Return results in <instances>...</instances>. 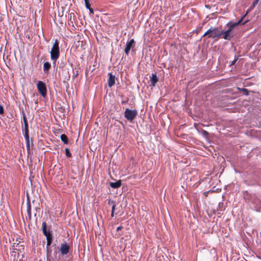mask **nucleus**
<instances>
[{"mask_svg": "<svg viewBox=\"0 0 261 261\" xmlns=\"http://www.w3.org/2000/svg\"><path fill=\"white\" fill-rule=\"evenodd\" d=\"M226 26L228 27V29L226 31H221V36L225 40H230L234 36L232 31L237 27L236 24L233 23V22L230 21L226 23Z\"/></svg>", "mask_w": 261, "mask_h": 261, "instance_id": "obj_1", "label": "nucleus"}, {"mask_svg": "<svg viewBox=\"0 0 261 261\" xmlns=\"http://www.w3.org/2000/svg\"><path fill=\"white\" fill-rule=\"evenodd\" d=\"M50 59L54 61L53 63L55 64L60 56V49L59 46V41L56 39L53 44V47L50 51Z\"/></svg>", "mask_w": 261, "mask_h": 261, "instance_id": "obj_2", "label": "nucleus"}, {"mask_svg": "<svg viewBox=\"0 0 261 261\" xmlns=\"http://www.w3.org/2000/svg\"><path fill=\"white\" fill-rule=\"evenodd\" d=\"M208 36V38L215 39L222 37L221 31L218 28L211 27L203 35L202 37Z\"/></svg>", "mask_w": 261, "mask_h": 261, "instance_id": "obj_3", "label": "nucleus"}, {"mask_svg": "<svg viewBox=\"0 0 261 261\" xmlns=\"http://www.w3.org/2000/svg\"><path fill=\"white\" fill-rule=\"evenodd\" d=\"M137 111L135 109L131 110L128 108L125 109L124 117L128 121H132L137 116Z\"/></svg>", "mask_w": 261, "mask_h": 261, "instance_id": "obj_4", "label": "nucleus"}, {"mask_svg": "<svg viewBox=\"0 0 261 261\" xmlns=\"http://www.w3.org/2000/svg\"><path fill=\"white\" fill-rule=\"evenodd\" d=\"M37 88L42 97H45L47 93V89L44 83L42 81H39L37 84Z\"/></svg>", "mask_w": 261, "mask_h": 261, "instance_id": "obj_5", "label": "nucleus"}, {"mask_svg": "<svg viewBox=\"0 0 261 261\" xmlns=\"http://www.w3.org/2000/svg\"><path fill=\"white\" fill-rule=\"evenodd\" d=\"M42 232L46 238H53V234L50 230H47V225L45 222H43L41 225Z\"/></svg>", "mask_w": 261, "mask_h": 261, "instance_id": "obj_6", "label": "nucleus"}, {"mask_svg": "<svg viewBox=\"0 0 261 261\" xmlns=\"http://www.w3.org/2000/svg\"><path fill=\"white\" fill-rule=\"evenodd\" d=\"M60 252L62 255H66L69 251V246L66 243H61Z\"/></svg>", "mask_w": 261, "mask_h": 261, "instance_id": "obj_7", "label": "nucleus"}, {"mask_svg": "<svg viewBox=\"0 0 261 261\" xmlns=\"http://www.w3.org/2000/svg\"><path fill=\"white\" fill-rule=\"evenodd\" d=\"M24 137L25 141L27 151L28 153H30L31 149H32V146L33 145L32 141H31V142L30 141L29 134L26 133V134H24Z\"/></svg>", "mask_w": 261, "mask_h": 261, "instance_id": "obj_8", "label": "nucleus"}, {"mask_svg": "<svg viewBox=\"0 0 261 261\" xmlns=\"http://www.w3.org/2000/svg\"><path fill=\"white\" fill-rule=\"evenodd\" d=\"M134 43L135 40L134 39H132L129 41L126 42L125 48L124 49V52L126 55H128L129 51L130 49L132 48Z\"/></svg>", "mask_w": 261, "mask_h": 261, "instance_id": "obj_9", "label": "nucleus"}, {"mask_svg": "<svg viewBox=\"0 0 261 261\" xmlns=\"http://www.w3.org/2000/svg\"><path fill=\"white\" fill-rule=\"evenodd\" d=\"M109 79L108 80V86L109 87H112L114 85L115 83V76L111 72L108 73Z\"/></svg>", "mask_w": 261, "mask_h": 261, "instance_id": "obj_10", "label": "nucleus"}, {"mask_svg": "<svg viewBox=\"0 0 261 261\" xmlns=\"http://www.w3.org/2000/svg\"><path fill=\"white\" fill-rule=\"evenodd\" d=\"M27 211L29 219L30 220L31 219V205L29 198L28 196L27 202Z\"/></svg>", "mask_w": 261, "mask_h": 261, "instance_id": "obj_11", "label": "nucleus"}, {"mask_svg": "<svg viewBox=\"0 0 261 261\" xmlns=\"http://www.w3.org/2000/svg\"><path fill=\"white\" fill-rule=\"evenodd\" d=\"M150 80L151 83V86H155L156 83L158 82L159 80V78L157 76L156 73H152L151 74V76L150 77Z\"/></svg>", "mask_w": 261, "mask_h": 261, "instance_id": "obj_12", "label": "nucleus"}, {"mask_svg": "<svg viewBox=\"0 0 261 261\" xmlns=\"http://www.w3.org/2000/svg\"><path fill=\"white\" fill-rule=\"evenodd\" d=\"M121 185V181L120 180H117L116 182H111L110 186L111 188L114 189H117L119 188Z\"/></svg>", "mask_w": 261, "mask_h": 261, "instance_id": "obj_13", "label": "nucleus"}, {"mask_svg": "<svg viewBox=\"0 0 261 261\" xmlns=\"http://www.w3.org/2000/svg\"><path fill=\"white\" fill-rule=\"evenodd\" d=\"M51 67V64L48 62H45L43 64V71L44 73H48L49 69Z\"/></svg>", "mask_w": 261, "mask_h": 261, "instance_id": "obj_14", "label": "nucleus"}, {"mask_svg": "<svg viewBox=\"0 0 261 261\" xmlns=\"http://www.w3.org/2000/svg\"><path fill=\"white\" fill-rule=\"evenodd\" d=\"M53 237L50 238H46L47 242H46V248L47 252H51V251L49 250V246L51 245V244L53 242Z\"/></svg>", "mask_w": 261, "mask_h": 261, "instance_id": "obj_15", "label": "nucleus"}, {"mask_svg": "<svg viewBox=\"0 0 261 261\" xmlns=\"http://www.w3.org/2000/svg\"><path fill=\"white\" fill-rule=\"evenodd\" d=\"M60 139H61V141L63 142L64 144H68L69 140H68V139L66 135L62 134L60 136Z\"/></svg>", "mask_w": 261, "mask_h": 261, "instance_id": "obj_16", "label": "nucleus"}, {"mask_svg": "<svg viewBox=\"0 0 261 261\" xmlns=\"http://www.w3.org/2000/svg\"><path fill=\"white\" fill-rule=\"evenodd\" d=\"M247 13L246 14H245L244 15H243V16L241 17V18L240 19V20L237 21V22H233V23H235L236 24V26H237L239 24H245L246 22H247L248 21L247 20H246L245 21H243L244 17L246 16Z\"/></svg>", "mask_w": 261, "mask_h": 261, "instance_id": "obj_17", "label": "nucleus"}, {"mask_svg": "<svg viewBox=\"0 0 261 261\" xmlns=\"http://www.w3.org/2000/svg\"><path fill=\"white\" fill-rule=\"evenodd\" d=\"M65 155L67 158H71L72 156V154L70 153V149L68 148H66L65 149Z\"/></svg>", "mask_w": 261, "mask_h": 261, "instance_id": "obj_18", "label": "nucleus"}, {"mask_svg": "<svg viewBox=\"0 0 261 261\" xmlns=\"http://www.w3.org/2000/svg\"><path fill=\"white\" fill-rule=\"evenodd\" d=\"M238 89L240 91H242L243 92H244V94L246 96H248L249 95V91L248 89L244 88H238Z\"/></svg>", "mask_w": 261, "mask_h": 261, "instance_id": "obj_19", "label": "nucleus"}, {"mask_svg": "<svg viewBox=\"0 0 261 261\" xmlns=\"http://www.w3.org/2000/svg\"><path fill=\"white\" fill-rule=\"evenodd\" d=\"M201 134L202 135V136L205 138H207L208 133L205 130L202 129L201 131Z\"/></svg>", "mask_w": 261, "mask_h": 261, "instance_id": "obj_20", "label": "nucleus"}, {"mask_svg": "<svg viewBox=\"0 0 261 261\" xmlns=\"http://www.w3.org/2000/svg\"><path fill=\"white\" fill-rule=\"evenodd\" d=\"M65 60H62L60 63L59 62L60 68H63L65 66L66 62Z\"/></svg>", "mask_w": 261, "mask_h": 261, "instance_id": "obj_21", "label": "nucleus"}, {"mask_svg": "<svg viewBox=\"0 0 261 261\" xmlns=\"http://www.w3.org/2000/svg\"><path fill=\"white\" fill-rule=\"evenodd\" d=\"M24 134H26V133L29 134V125H28V122L24 123Z\"/></svg>", "mask_w": 261, "mask_h": 261, "instance_id": "obj_22", "label": "nucleus"}, {"mask_svg": "<svg viewBox=\"0 0 261 261\" xmlns=\"http://www.w3.org/2000/svg\"><path fill=\"white\" fill-rule=\"evenodd\" d=\"M224 203L222 202H219L218 203V207L217 208V211H221L222 210L223 207Z\"/></svg>", "mask_w": 261, "mask_h": 261, "instance_id": "obj_23", "label": "nucleus"}, {"mask_svg": "<svg viewBox=\"0 0 261 261\" xmlns=\"http://www.w3.org/2000/svg\"><path fill=\"white\" fill-rule=\"evenodd\" d=\"M50 252H47L46 260L47 261H54L53 258L50 255Z\"/></svg>", "mask_w": 261, "mask_h": 261, "instance_id": "obj_24", "label": "nucleus"}, {"mask_svg": "<svg viewBox=\"0 0 261 261\" xmlns=\"http://www.w3.org/2000/svg\"><path fill=\"white\" fill-rule=\"evenodd\" d=\"M20 242L19 241L18 243H16V242H14L13 243V245L12 246V250H17V246L19 245V243H20Z\"/></svg>", "mask_w": 261, "mask_h": 261, "instance_id": "obj_25", "label": "nucleus"}, {"mask_svg": "<svg viewBox=\"0 0 261 261\" xmlns=\"http://www.w3.org/2000/svg\"><path fill=\"white\" fill-rule=\"evenodd\" d=\"M85 3V7L86 8H89V6H90V4L89 3V0H83Z\"/></svg>", "mask_w": 261, "mask_h": 261, "instance_id": "obj_26", "label": "nucleus"}, {"mask_svg": "<svg viewBox=\"0 0 261 261\" xmlns=\"http://www.w3.org/2000/svg\"><path fill=\"white\" fill-rule=\"evenodd\" d=\"M22 113L23 122L24 123L27 122L28 121H27V118H26V116H25V113L24 112V111H22Z\"/></svg>", "mask_w": 261, "mask_h": 261, "instance_id": "obj_27", "label": "nucleus"}, {"mask_svg": "<svg viewBox=\"0 0 261 261\" xmlns=\"http://www.w3.org/2000/svg\"><path fill=\"white\" fill-rule=\"evenodd\" d=\"M238 58H235L233 61H232L230 63V64L229 65L230 66H232V65H233L235 64V63H236L237 61L238 60Z\"/></svg>", "mask_w": 261, "mask_h": 261, "instance_id": "obj_28", "label": "nucleus"}, {"mask_svg": "<svg viewBox=\"0 0 261 261\" xmlns=\"http://www.w3.org/2000/svg\"><path fill=\"white\" fill-rule=\"evenodd\" d=\"M4 108L2 105H0V115L4 114Z\"/></svg>", "mask_w": 261, "mask_h": 261, "instance_id": "obj_29", "label": "nucleus"}, {"mask_svg": "<svg viewBox=\"0 0 261 261\" xmlns=\"http://www.w3.org/2000/svg\"><path fill=\"white\" fill-rule=\"evenodd\" d=\"M258 1H259V0H255L252 4V7H254L256 5H257Z\"/></svg>", "mask_w": 261, "mask_h": 261, "instance_id": "obj_30", "label": "nucleus"}, {"mask_svg": "<svg viewBox=\"0 0 261 261\" xmlns=\"http://www.w3.org/2000/svg\"><path fill=\"white\" fill-rule=\"evenodd\" d=\"M115 206H116V204H115V202L113 204H112V211H111L115 212Z\"/></svg>", "mask_w": 261, "mask_h": 261, "instance_id": "obj_31", "label": "nucleus"}, {"mask_svg": "<svg viewBox=\"0 0 261 261\" xmlns=\"http://www.w3.org/2000/svg\"><path fill=\"white\" fill-rule=\"evenodd\" d=\"M89 10V11L91 13H94V11H93V9H92L91 7H90V6H89V8H87Z\"/></svg>", "mask_w": 261, "mask_h": 261, "instance_id": "obj_32", "label": "nucleus"}, {"mask_svg": "<svg viewBox=\"0 0 261 261\" xmlns=\"http://www.w3.org/2000/svg\"><path fill=\"white\" fill-rule=\"evenodd\" d=\"M79 74V72H78V71H76L75 73H74V74L73 75V79H74Z\"/></svg>", "mask_w": 261, "mask_h": 261, "instance_id": "obj_33", "label": "nucleus"}, {"mask_svg": "<svg viewBox=\"0 0 261 261\" xmlns=\"http://www.w3.org/2000/svg\"><path fill=\"white\" fill-rule=\"evenodd\" d=\"M115 201H111L110 199L109 200V201H108V203L109 204H113L114 203H115Z\"/></svg>", "mask_w": 261, "mask_h": 261, "instance_id": "obj_34", "label": "nucleus"}, {"mask_svg": "<svg viewBox=\"0 0 261 261\" xmlns=\"http://www.w3.org/2000/svg\"><path fill=\"white\" fill-rule=\"evenodd\" d=\"M122 228V226H119V227H118L116 229V230L118 231H119L120 230H121V229Z\"/></svg>", "mask_w": 261, "mask_h": 261, "instance_id": "obj_35", "label": "nucleus"}, {"mask_svg": "<svg viewBox=\"0 0 261 261\" xmlns=\"http://www.w3.org/2000/svg\"><path fill=\"white\" fill-rule=\"evenodd\" d=\"M112 217H113L114 216V212L111 211V215Z\"/></svg>", "mask_w": 261, "mask_h": 261, "instance_id": "obj_36", "label": "nucleus"}, {"mask_svg": "<svg viewBox=\"0 0 261 261\" xmlns=\"http://www.w3.org/2000/svg\"><path fill=\"white\" fill-rule=\"evenodd\" d=\"M54 255H55V256H56V255H57V250H55V252H54Z\"/></svg>", "mask_w": 261, "mask_h": 261, "instance_id": "obj_37", "label": "nucleus"}, {"mask_svg": "<svg viewBox=\"0 0 261 261\" xmlns=\"http://www.w3.org/2000/svg\"><path fill=\"white\" fill-rule=\"evenodd\" d=\"M122 104H125V102L124 101H122Z\"/></svg>", "mask_w": 261, "mask_h": 261, "instance_id": "obj_38", "label": "nucleus"}, {"mask_svg": "<svg viewBox=\"0 0 261 261\" xmlns=\"http://www.w3.org/2000/svg\"><path fill=\"white\" fill-rule=\"evenodd\" d=\"M4 56H5V53H4L3 54V57H4Z\"/></svg>", "mask_w": 261, "mask_h": 261, "instance_id": "obj_39", "label": "nucleus"}]
</instances>
